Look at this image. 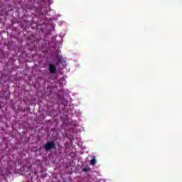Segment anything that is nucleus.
Returning a JSON list of instances; mask_svg holds the SVG:
<instances>
[{
    "instance_id": "nucleus-1",
    "label": "nucleus",
    "mask_w": 182,
    "mask_h": 182,
    "mask_svg": "<svg viewBox=\"0 0 182 182\" xmlns=\"http://www.w3.org/2000/svg\"><path fill=\"white\" fill-rule=\"evenodd\" d=\"M44 149H45V150H46L47 151H49L50 150H52V149H55V142H54V141H49V142H47V143L44 145Z\"/></svg>"
},
{
    "instance_id": "nucleus-4",
    "label": "nucleus",
    "mask_w": 182,
    "mask_h": 182,
    "mask_svg": "<svg viewBox=\"0 0 182 182\" xmlns=\"http://www.w3.org/2000/svg\"><path fill=\"white\" fill-rule=\"evenodd\" d=\"M82 171L85 172V173H87L89 171H90V168H84L82 169Z\"/></svg>"
},
{
    "instance_id": "nucleus-3",
    "label": "nucleus",
    "mask_w": 182,
    "mask_h": 182,
    "mask_svg": "<svg viewBox=\"0 0 182 182\" xmlns=\"http://www.w3.org/2000/svg\"><path fill=\"white\" fill-rule=\"evenodd\" d=\"M96 163H97L96 157L93 156V159L90 160V165L95 166V164H96Z\"/></svg>"
},
{
    "instance_id": "nucleus-2",
    "label": "nucleus",
    "mask_w": 182,
    "mask_h": 182,
    "mask_svg": "<svg viewBox=\"0 0 182 182\" xmlns=\"http://www.w3.org/2000/svg\"><path fill=\"white\" fill-rule=\"evenodd\" d=\"M48 70L51 75H55L57 72L56 65L52 63H48Z\"/></svg>"
}]
</instances>
